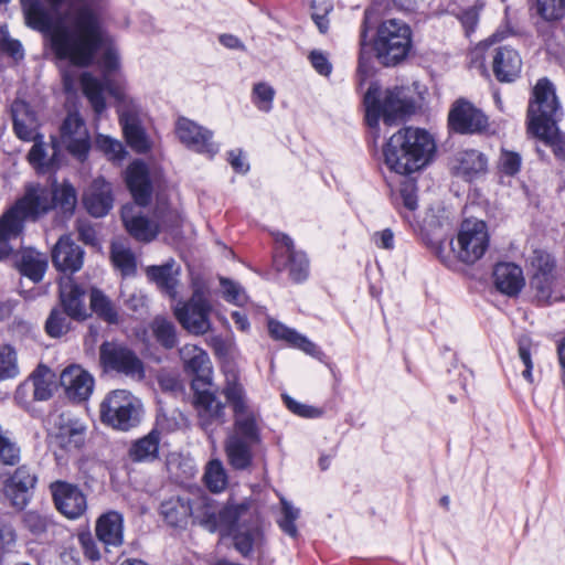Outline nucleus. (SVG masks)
Wrapping results in <instances>:
<instances>
[{"mask_svg":"<svg viewBox=\"0 0 565 565\" xmlns=\"http://www.w3.org/2000/svg\"><path fill=\"white\" fill-rule=\"evenodd\" d=\"M99 359L103 366L122 373L132 379L141 380L145 376L141 360L126 345L106 341L99 348Z\"/></svg>","mask_w":565,"mask_h":565,"instance_id":"f8f14e48","label":"nucleus"},{"mask_svg":"<svg viewBox=\"0 0 565 565\" xmlns=\"http://www.w3.org/2000/svg\"><path fill=\"white\" fill-rule=\"evenodd\" d=\"M536 12L545 21H556L565 17V0H536Z\"/></svg>","mask_w":565,"mask_h":565,"instance_id":"864d4df0","label":"nucleus"},{"mask_svg":"<svg viewBox=\"0 0 565 565\" xmlns=\"http://www.w3.org/2000/svg\"><path fill=\"white\" fill-rule=\"evenodd\" d=\"M141 416V402L126 390L109 392L99 405L100 422L119 431H128L138 426Z\"/></svg>","mask_w":565,"mask_h":565,"instance_id":"0eeeda50","label":"nucleus"},{"mask_svg":"<svg viewBox=\"0 0 565 565\" xmlns=\"http://www.w3.org/2000/svg\"><path fill=\"white\" fill-rule=\"evenodd\" d=\"M210 386L200 387L194 391V405L200 415H205L211 419H221L225 415V404L209 391Z\"/></svg>","mask_w":565,"mask_h":565,"instance_id":"58836bf2","label":"nucleus"},{"mask_svg":"<svg viewBox=\"0 0 565 565\" xmlns=\"http://www.w3.org/2000/svg\"><path fill=\"white\" fill-rule=\"evenodd\" d=\"M99 65L103 70V79H98L90 73H84L81 77V85L84 95L87 97L96 116H100L106 109L104 93L107 90L116 99L124 102L126 96L124 90L115 85L110 79V75L119 66L118 53L115 49L108 47L100 61Z\"/></svg>","mask_w":565,"mask_h":565,"instance_id":"6e6552de","label":"nucleus"},{"mask_svg":"<svg viewBox=\"0 0 565 565\" xmlns=\"http://www.w3.org/2000/svg\"><path fill=\"white\" fill-rule=\"evenodd\" d=\"M50 191L53 198V207L58 209L62 214L71 216L77 203L74 186L70 183L56 184Z\"/></svg>","mask_w":565,"mask_h":565,"instance_id":"a19ab883","label":"nucleus"},{"mask_svg":"<svg viewBox=\"0 0 565 565\" xmlns=\"http://www.w3.org/2000/svg\"><path fill=\"white\" fill-rule=\"evenodd\" d=\"M173 260H169L161 266H150L147 268V276L156 282L158 288L167 294L170 298L174 299L177 295V280L173 271Z\"/></svg>","mask_w":565,"mask_h":565,"instance_id":"ea45409f","label":"nucleus"},{"mask_svg":"<svg viewBox=\"0 0 565 565\" xmlns=\"http://www.w3.org/2000/svg\"><path fill=\"white\" fill-rule=\"evenodd\" d=\"M110 255L114 266L120 270L122 276H131L136 273V257L130 248L125 244L114 242L111 244Z\"/></svg>","mask_w":565,"mask_h":565,"instance_id":"79ce46f5","label":"nucleus"},{"mask_svg":"<svg viewBox=\"0 0 565 565\" xmlns=\"http://www.w3.org/2000/svg\"><path fill=\"white\" fill-rule=\"evenodd\" d=\"M126 183L135 200L140 206H146L151 198V181L147 166L141 161H134L126 171Z\"/></svg>","mask_w":565,"mask_h":565,"instance_id":"a878e982","label":"nucleus"},{"mask_svg":"<svg viewBox=\"0 0 565 565\" xmlns=\"http://www.w3.org/2000/svg\"><path fill=\"white\" fill-rule=\"evenodd\" d=\"M257 445L237 437H226L224 449L231 467L235 470L248 469L253 462V447Z\"/></svg>","mask_w":565,"mask_h":565,"instance_id":"2f4dec72","label":"nucleus"},{"mask_svg":"<svg viewBox=\"0 0 565 565\" xmlns=\"http://www.w3.org/2000/svg\"><path fill=\"white\" fill-rule=\"evenodd\" d=\"M522 164L521 156L518 152L502 149L499 158V170L505 175H515Z\"/></svg>","mask_w":565,"mask_h":565,"instance_id":"13d9d810","label":"nucleus"},{"mask_svg":"<svg viewBox=\"0 0 565 565\" xmlns=\"http://www.w3.org/2000/svg\"><path fill=\"white\" fill-rule=\"evenodd\" d=\"M435 151L430 135L419 128H403L383 147L384 163L395 173L407 175L428 164Z\"/></svg>","mask_w":565,"mask_h":565,"instance_id":"f03ea898","label":"nucleus"},{"mask_svg":"<svg viewBox=\"0 0 565 565\" xmlns=\"http://www.w3.org/2000/svg\"><path fill=\"white\" fill-rule=\"evenodd\" d=\"M0 52L8 54L15 61L24 56L22 44L9 35L6 26H0Z\"/></svg>","mask_w":565,"mask_h":565,"instance_id":"4d7b16f0","label":"nucleus"},{"mask_svg":"<svg viewBox=\"0 0 565 565\" xmlns=\"http://www.w3.org/2000/svg\"><path fill=\"white\" fill-rule=\"evenodd\" d=\"M55 375L53 371L40 364L30 376L21 383L14 394L19 404H28L32 395L34 401H47L52 397Z\"/></svg>","mask_w":565,"mask_h":565,"instance_id":"a211bd4d","label":"nucleus"},{"mask_svg":"<svg viewBox=\"0 0 565 565\" xmlns=\"http://www.w3.org/2000/svg\"><path fill=\"white\" fill-rule=\"evenodd\" d=\"M120 125L128 145L138 152L148 149L146 135L134 114L119 110Z\"/></svg>","mask_w":565,"mask_h":565,"instance_id":"c9c22d12","label":"nucleus"},{"mask_svg":"<svg viewBox=\"0 0 565 565\" xmlns=\"http://www.w3.org/2000/svg\"><path fill=\"white\" fill-rule=\"evenodd\" d=\"M50 490L56 509L67 519H78L86 511V495L78 486L57 480L50 484Z\"/></svg>","mask_w":565,"mask_h":565,"instance_id":"f3484780","label":"nucleus"},{"mask_svg":"<svg viewBox=\"0 0 565 565\" xmlns=\"http://www.w3.org/2000/svg\"><path fill=\"white\" fill-rule=\"evenodd\" d=\"M405 87L381 89L372 84L364 96L365 119L370 127L377 128L380 119L387 126L396 125L414 113L415 104Z\"/></svg>","mask_w":565,"mask_h":565,"instance_id":"7ed1b4c3","label":"nucleus"},{"mask_svg":"<svg viewBox=\"0 0 565 565\" xmlns=\"http://www.w3.org/2000/svg\"><path fill=\"white\" fill-rule=\"evenodd\" d=\"M220 284L222 287V296L227 302L235 306H243L246 302L247 296L237 282L227 278H221Z\"/></svg>","mask_w":565,"mask_h":565,"instance_id":"6e6d98bb","label":"nucleus"},{"mask_svg":"<svg viewBox=\"0 0 565 565\" xmlns=\"http://www.w3.org/2000/svg\"><path fill=\"white\" fill-rule=\"evenodd\" d=\"M166 416H158L156 428L132 444L129 449V456L132 461H152L157 458L160 443L159 435L166 430Z\"/></svg>","mask_w":565,"mask_h":565,"instance_id":"cd10ccee","label":"nucleus"},{"mask_svg":"<svg viewBox=\"0 0 565 565\" xmlns=\"http://www.w3.org/2000/svg\"><path fill=\"white\" fill-rule=\"evenodd\" d=\"M33 141L34 143L28 154V161L34 169L43 171L47 164L43 136H40L39 139Z\"/></svg>","mask_w":565,"mask_h":565,"instance_id":"680f3d73","label":"nucleus"},{"mask_svg":"<svg viewBox=\"0 0 565 565\" xmlns=\"http://www.w3.org/2000/svg\"><path fill=\"white\" fill-rule=\"evenodd\" d=\"M96 534L106 546H119L122 543V516L111 511L102 515L96 525Z\"/></svg>","mask_w":565,"mask_h":565,"instance_id":"473e14b6","label":"nucleus"},{"mask_svg":"<svg viewBox=\"0 0 565 565\" xmlns=\"http://www.w3.org/2000/svg\"><path fill=\"white\" fill-rule=\"evenodd\" d=\"M19 374L17 354L11 345L0 347V381L13 379Z\"/></svg>","mask_w":565,"mask_h":565,"instance_id":"8fccbe9b","label":"nucleus"},{"mask_svg":"<svg viewBox=\"0 0 565 565\" xmlns=\"http://www.w3.org/2000/svg\"><path fill=\"white\" fill-rule=\"evenodd\" d=\"M11 111L13 129L19 139L32 141L40 138L36 117L25 102L15 100L12 104Z\"/></svg>","mask_w":565,"mask_h":565,"instance_id":"c756f323","label":"nucleus"},{"mask_svg":"<svg viewBox=\"0 0 565 565\" xmlns=\"http://www.w3.org/2000/svg\"><path fill=\"white\" fill-rule=\"evenodd\" d=\"M21 233L19 221L11 222L4 215L0 217V260L7 258L13 252L12 241H17Z\"/></svg>","mask_w":565,"mask_h":565,"instance_id":"37998d69","label":"nucleus"},{"mask_svg":"<svg viewBox=\"0 0 565 565\" xmlns=\"http://www.w3.org/2000/svg\"><path fill=\"white\" fill-rule=\"evenodd\" d=\"M90 308L104 321L118 322V312L111 301L98 289L90 291Z\"/></svg>","mask_w":565,"mask_h":565,"instance_id":"c03bdc74","label":"nucleus"},{"mask_svg":"<svg viewBox=\"0 0 565 565\" xmlns=\"http://www.w3.org/2000/svg\"><path fill=\"white\" fill-rule=\"evenodd\" d=\"M222 394L233 411V429L227 437L260 444V415L249 404L246 391L236 372L225 374Z\"/></svg>","mask_w":565,"mask_h":565,"instance_id":"20e7f679","label":"nucleus"},{"mask_svg":"<svg viewBox=\"0 0 565 565\" xmlns=\"http://www.w3.org/2000/svg\"><path fill=\"white\" fill-rule=\"evenodd\" d=\"M97 143L105 153L110 156L111 159H121L124 157V147L118 140L106 136H99Z\"/></svg>","mask_w":565,"mask_h":565,"instance_id":"338daca9","label":"nucleus"},{"mask_svg":"<svg viewBox=\"0 0 565 565\" xmlns=\"http://www.w3.org/2000/svg\"><path fill=\"white\" fill-rule=\"evenodd\" d=\"M450 246L459 262L466 265L476 264L490 246V234L486 222L477 218L465 220Z\"/></svg>","mask_w":565,"mask_h":565,"instance_id":"9d476101","label":"nucleus"},{"mask_svg":"<svg viewBox=\"0 0 565 565\" xmlns=\"http://www.w3.org/2000/svg\"><path fill=\"white\" fill-rule=\"evenodd\" d=\"M451 130L458 134H478L488 128V117L469 100L457 99L448 114Z\"/></svg>","mask_w":565,"mask_h":565,"instance_id":"2eb2a0df","label":"nucleus"},{"mask_svg":"<svg viewBox=\"0 0 565 565\" xmlns=\"http://www.w3.org/2000/svg\"><path fill=\"white\" fill-rule=\"evenodd\" d=\"M52 262L57 270L76 273L84 263V250L70 236H62L52 250Z\"/></svg>","mask_w":565,"mask_h":565,"instance_id":"b1692460","label":"nucleus"},{"mask_svg":"<svg viewBox=\"0 0 565 565\" xmlns=\"http://www.w3.org/2000/svg\"><path fill=\"white\" fill-rule=\"evenodd\" d=\"M60 382L66 397L75 403L87 401L95 386L93 375L77 364L65 367L60 375Z\"/></svg>","mask_w":565,"mask_h":565,"instance_id":"6ab92c4d","label":"nucleus"},{"mask_svg":"<svg viewBox=\"0 0 565 565\" xmlns=\"http://www.w3.org/2000/svg\"><path fill=\"white\" fill-rule=\"evenodd\" d=\"M36 475L26 466H20L6 482V495L13 507L23 509L30 501L35 488Z\"/></svg>","mask_w":565,"mask_h":565,"instance_id":"412c9836","label":"nucleus"},{"mask_svg":"<svg viewBox=\"0 0 565 565\" xmlns=\"http://www.w3.org/2000/svg\"><path fill=\"white\" fill-rule=\"evenodd\" d=\"M532 266L534 273L553 274L555 268V262L552 256L542 250H535L532 258Z\"/></svg>","mask_w":565,"mask_h":565,"instance_id":"0e129e2a","label":"nucleus"},{"mask_svg":"<svg viewBox=\"0 0 565 565\" xmlns=\"http://www.w3.org/2000/svg\"><path fill=\"white\" fill-rule=\"evenodd\" d=\"M531 288L541 301H557L564 298V295L557 289V280L553 274L534 273L530 281Z\"/></svg>","mask_w":565,"mask_h":565,"instance_id":"4c0bfd02","label":"nucleus"},{"mask_svg":"<svg viewBox=\"0 0 565 565\" xmlns=\"http://www.w3.org/2000/svg\"><path fill=\"white\" fill-rule=\"evenodd\" d=\"M487 169L486 157L477 150H465L457 154L455 173L466 180H472Z\"/></svg>","mask_w":565,"mask_h":565,"instance_id":"72a5a7b5","label":"nucleus"},{"mask_svg":"<svg viewBox=\"0 0 565 565\" xmlns=\"http://www.w3.org/2000/svg\"><path fill=\"white\" fill-rule=\"evenodd\" d=\"M68 330L70 317L62 308H53L45 322L46 333L52 338H60L63 334H65Z\"/></svg>","mask_w":565,"mask_h":565,"instance_id":"de8ad7c7","label":"nucleus"},{"mask_svg":"<svg viewBox=\"0 0 565 565\" xmlns=\"http://www.w3.org/2000/svg\"><path fill=\"white\" fill-rule=\"evenodd\" d=\"M562 115L555 88L547 78L537 81L527 108V130L531 134L546 135Z\"/></svg>","mask_w":565,"mask_h":565,"instance_id":"1a4fd4ad","label":"nucleus"},{"mask_svg":"<svg viewBox=\"0 0 565 565\" xmlns=\"http://www.w3.org/2000/svg\"><path fill=\"white\" fill-rule=\"evenodd\" d=\"M20 447L12 433L0 425V461L3 465L14 466L20 461Z\"/></svg>","mask_w":565,"mask_h":565,"instance_id":"a18cd8bd","label":"nucleus"},{"mask_svg":"<svg viewBox=\"0 0 565 565\" xmlns=\"http://www.w3.org/2000/svg\"><path fill=\"white\" fill-rule=\"evenodd\" d=\"M111 186L103 178L95 179L83 196V203L87 212L95 216H105L113 207Z\"/></svg>","mask_w":565,"mask_h":565,"instance_id":"393cba45","label":"nucleus"},{"mask_svg":"<svg viewBox=\"0 0 565 565\" xmlns=\"http://www.w3.org/2000/svg\"><path fill=\"white\" fill-rule=\"evenodd\" d=\"M151 330L159 343L164 348H173L175 344V331L172 322L163 317H157L151 323Z\"/></svg>","mask_w":565,"mask_h":565,"instance_id":"603ef678","label":"nucleus"},{"mask_svg":"<svg viewBox=\"0 0 565 565\" xmlns=\"http://www.w3.org/2000/svg\"><path fill=\"white\" fill-rule=\"evenodd\" d=\"M191 356L185 359L184 369L193 375L192 388L211 386L212 383V365L209 355L201 349L193 347Z\"/></svg>","mask_w":565,"mask_h":565,"instance_id":"7c9ffc66","label":"nucleus"},{"mask_svg":"<svg viewBox=\"0 0 565 565\" xmlns=\"http://www.w3.org/2000/svg\"><path fill=\"white\" fill-rule=\"evenodd\" d=\"M132 204H127L121 209V218L129 234L140 242L152 241L158 232V225L152 224L147 217L137 213Z\"/></svg>","mask_w":565,"mask_h":565,"instance_id":"c85d7f7f","label":"nucleus"},{"mask_svg":"<svg viewBox=\"0 0 565 565\" xmlns=\"http://www.w3.org/2000/svg\"><path fill=\"white\" fill-rule=\"evenodd\" d=\"M60 141L76 158L84 160L90 148V137L77 111L68 113L60 128Z\"/></svg>","mask_w":565,"mask_h":565,"instance_id":"dca6fc26","label":"nucleus"},{"mask_svg":"<svg viewBox=\"0 0 565 565\" xmlns=\"http://www.w3.org/2000/svg\"><path fill=\"white\" fill-rule=\"evenodd\" d=\"M519 358L525 366L522 372L523 377L529 382L533 383V362L531 356V339L527 337L521 338L518 343Z\"/></svg>","mask_w":565,"mask_h":565,"instance_id":"052dcab7","label":"nucleus"},{"mask_svg":"<svg viewBox=\"0 0 565 565\" xmlns=\"http://www.w3.org/2000/svg\"><path fill=\"white\" fill-rule=\"evenodd\" d=\"M85 298V288L71 278L60 281V301L62 309L71 319L85 320L88 317Z\"/></svg>","mask_w":565,"mask_h":565,"instance_id":"5701e85b","label":"nucleus"},{"mask_svg":"<svg viewBox=\"0 0 565 565\" xmlns=\"http://www.w3.org/2000/svg\"><path fill=\"white\" fill-rule=\"evenodd\" d=\"M19 268L22 275L33 282L40 281L47 268V258L44 254L29 248L22 252Z\"/></svg>","mask_w":565,"mask_h":565,"instance_id":"e433bc0d","label":"nucleus"},{"mask_svg":"<svg viewBox=\"0 0 565 565\" xmlns=\"http://www.w3.org/2000/svg\"><path fill=\"white\" fill-rule=\"evenodd\" d=\"M205 292V282L200 278L193 279L192 297L182 310L179 309V322L190 333L196 335L206 333L211 328L209 315L212 307Z\"/></svg>","mask_w":565,"mask_h":565,"instance_id":"9b49d317","label":"nucleus"},{"mask_svg":"<svg viewBox=\"0 0 565 565\" xmlns=\"http://www.w3.org/2000/svg\"><path fill=\"white\" fill-rule=\"evenodd\" d=\"M275 241L279 249L276 258L277 266L279 267V259L286 257L284 266L288 270L289 278L297 284L305 281L309 276V260L306 254L296 250L292 239L284 233H277Z\"/></svg>","mask_w":565,"mask_h":565,"instance_id":"aec40b11","label":"nucleus"},{"mask_svg":"<svg viewBox=\"0 0 565 565\" xmlns=\"http://www.w3.org/2000/svg\"><path fill=\"white\" fill-rule=\"evenodd\" d=\"M309 60L312 67L322 76H329L332 72V64L330 63L326 53L319 50H313L309 54Z\"/></svg>","mask_w":565,"mask_h":565,"instance_id":"69168bd1","label":"nucleus"},{"mask_svg":"<svg viewBox=\"0 0 565 565\" xmlns=\"http://www.w3.org/2000/svg\"><path fill=\"white\" fill-rule=\"evenodd\" d=\"M25 526L34 534H41L46 531L49 520L35 511H29L24 515Z\"/></svg>","mask_w":565,"mask_h":565,"instance_id":"774afa93","label":"nucleus"},{"mask_svg":"<svg viewBox=\"0 0 565 565\" xmlns=\"http://www.w3.org/2000/svg\"><path fill=\"white\" fill-rule=\"evenodd\" d=\"M360 55H359V64H358V76L361 81L366 79L372 74V56L367 51L366 45V30L361 32L360 39Z\"/></svg>","mask_w":565,"mask_h":565,"instance_id":"bf43d9fd","label":"nucleus"},{"mask_svg":"<svg viewBox=\"0 0 565 565\" xmlns=\"http://www.w3.org/2000/svg\"><path fill=\"white\" fill-rule=\"evenodd\" d=\"M535 137L544 141L546 145L552 147L554 154L561 160H565V135L561 134L556 124H553L551 131H546V135L533 134Z\"/></svg>","mask_w":565,"mask_h":565,"instance_id":"5fc2aeb1","label":"nucleus"},{"mask_svg":"<svg viewBox=\"0 0 565 565\" xmlns=\"http://www.w3.org/2000/svg\"><path fill=\"white\" fill-rule=\"evenodd\" d=\"M204 480L206 487L212 492H221L225 489L227 484V477L220 460H212L209 462L204 473Z\"/></svg>","mask_w":565,"mask_h":565,"instance_id":"49530a36","label":"nucleus"},{"mask_svg":"<svg viewBox=\"0 0 565 565\" xmlns=\"http://www.w3.org/2000/svg\"><path fill=\"white\" fill-rule=\"evenodd\" d=\"M495 288L508 297L518 296L525 286L522 268L513 263H499L493 270Z\"/></svg>","mask_w":565,"mask_h":565,"instance_id":"bb28decb","label":"nucleus"},{"mask_svg":"<svg viewBox=\"0 0 565 565\" xmlns=\"http://www.w3.org/2000/svg\"><path fill=\"white\" fill-rule=\"evenodd\" d=\"M275 94L276 92L273 86L260 82L253 87L252 100L260 111L269 113L273 109Z\"/></svg>","mask_w":565,"mask_h":565,"instance_id":"3c124183","label":"nucleus"},{"mask_svg":"<svg viewBox=\"0 0 565 565\" xmlns=\"http://www.w3.org/2000/svg\"><path fill=\"white\" fill-rule=\"evenodd\" d=\"M412 47V31L407 23L387 19L380 23L373 50L383 66H395L406 58Z\"/></svg>","mask_w":565,"mask_h":565,"instance_id":"39448f33","label":"nucleus"},{"mask_svg":"<svg viewBox=\"0 0 565 565\" xmlns=\"http://www.w3.org/2000/svg\"><path fill=\"white\" fill-rule=\"evenodd\" d=\"M15 547V533L11 526L0 527V565H3L6 556L11 554Z\"/></svg>","mask_w":565,"mask_h":565,"instance_id":"e2e57ef3","label":"nucleus"},{"mask_svg":"<svg viewBox=\"0 0 565 565\" xmlns=\"http://www.w3.org/2000/svg\"><path fill=\"white\" fill-rule=\"evenodd\" d=\"M189 509L194 522L209 532L232 535L235 548L243 556L263 553L265 537L259 519L247 503L227 504L216 511L207 499L199 498Z\"/></svg>","mask_w":565,"mask_h":565,"instance_id":"f257e3e1","label":"nucleus"},{"mask_svg":"<svg viewBox=\"0 0 565 565\" xmlns=\"http://www.w3.org/2000/svg\"><path fill=\"white\" fill-rule=\"evenodd\" d=\"M52 209L54 207L51 191L42 186H30L23 198L18 200L3 215L8 216L11 222L19 221L22 232L26 218H36Z\"/></svg>","mask_w":565,"mask_h":565,"instance_id":"ddd939ff","label":"nucleus"},{"mask_svg":"<svg viewBox=\"0 0 565 565\" xmlns=\"http://www.w3.org/2000/svg\"><path fill=\"white\" fill-rule=\"evenodd\" d=\"M179 140L188 148L205 153L210 158L218 151V146L212 141V132L186 118H179Z\"/></svg>","mask_w":565,"mask_h":565,"instance_id":"4be33fe9","label":"nucleus"},{"mask_svg":"<svg viewBox=\"0 0 565 565\" xmlns=\"http://www.w3.org/2000/svg\"><path fill=\"white\" fill-rule=\"evenodd\" d=\"M268 330L270 335L276 340H285L310 355H316L318 353L317 347L313 342L280 322L269 321Z\"/></svg>","mask_w":565,"mask_h":565,"instance_id":"f704fd0d","label":"nucleus"},{"mask_svg":"<svg viewBox=\"0 0 565 565\" xmlns=\"http://www.w3.org/2000/svg\"><path fill=\"white\" fill-rule=\"evenodd\" d=\"M505 38L504 31H497L480 42L471 52L472 62L482 64L486 56L491 57L492 71L499 82L510 83L519 77L522 58L516 50L508 45L494 46Z\"/></svg>","mask_w":565,"mask_h":565,"instance_id":"423d86ee","label":"nucleus"},{"mask_svg":"<svg viewBox=\"0 0 565 565\" xmlns=\"http://www.w3.org/2000/svg\"><path fill=\"white\" fill-rule=\"evenodd\" d=\"M280 502L281 516L277 520L278 526L287 535L296 537L298 535V530L295 522L299 518L300 511L285 499H281Z\"/></svg>","mask_w":565,"mask_h":565,"instance_id":"09e8293b","label":"nucleus"},{"mask_svg":"<svg viewBox=\"0 0 565 565\" xmlns=\"http://www.w3.org/2000/svg\"><path fill=\"white\" fill-rule=\"evenodd\" d=\"M87 426L70 413H61L54 418L51 438L53 444L66 452L82 449L86 441Z\"/></svg>","mask_w":565,"mask_h":565,"instance_id":"4468645a","label":"nucleus"}]
</instances>
